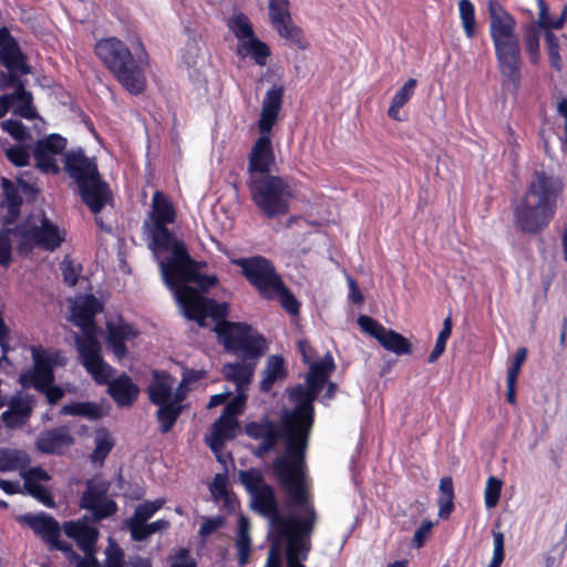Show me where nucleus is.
<instances>
[{
    "instance_id": "3c124183",
    "label": "nucleus",
    "mask_w": 567,
    "mask_h": 567,
    "mask_svg": "<svg viewBox=\"0 0 567 567\" xmlns=\"http://www.w3.org/2000/svg\"><path fill=\"white\" fill-rule=\"evenodd\" d=\"M105 555V567H124V554L116 543H109Z\"/></svg>"
},
{
    "instance_id": "bb28decb",
    "label": "nucleus",
    "mask_w": 567,
    "mask_h": 567,
    "mask_svg": "<svg viewBox=\"0 0 567 567\" xmlns=\"http://www.w3.org/2000/svg\"><path fill=\"white\" fill-rule=\"evenodd\" d=\"M107 331V347L118 360H122L126 355L124 342L133 339L136 336V331L124 322L109 323Z\"/></svg>"
},
{
    "instance_id": "a211bd4d",
    "label": "nucleus",
    "mask_w": 567,
    "mask_h": 567,
    "mask_svg": "<svg viewBox=\"0 0 567 567\" xmlns=\"http://www.w3.org/2000/svg\"><path fill=\"white\" fill-rule=\"evenodd\" d=\"M81 506L89 509L95 520L113 515L117 507L114 501L107 498L106 489L89 484L81 498Z\"/></svg>"
},
{
    "instance_id": "72a5a7b5",
    "label": "nucleus",
    "mask_w": 567,
    "mask_h": 567,
    "mask_svg": "<svg viewBox=\"0 0 567 567\" xmlns=\"http://www.w3.org/2000/svg\"><path fill=\"white\" fill-rule=\"evenodd\" d=\"M61 414L97 420L102 416V408L93 402H72L61 409Z\"/></svg>"
},
{
    "instance_id": "37998d69",
    "label": "nucleus",
    "mask_w": 567,
    "mask_h": 567,
    "mask_svg": "<svg viewBox=\"0 0 567 567\" xmlns=\"http://www.w3.org/2000/svg\"><path fill=\"white\" fill-rule=\"evenodd\" d=\"M458 11L465 34L467 38L472 39L475 35L476 28L474 6L470 0H460Z\"/></svg>"
},
{
    "instance_id": "774afa93",
    "label": "nucleus",
    "mask_w": 567,
    "mask_h": 567,
    "mask_svg": "<svg viewBox=\"0 0 567 567\" xmlns=\"http://www.w3.org/2000/svg\"><path fill=\"white\" fill-rule=\"evenodd\" d=\"M265 567H281L280 549L272 544L267 554Z\"/></svg>"
},
{
    "instance_id": "a878e982",
    "label": "nucleus",
    "mask_w": 567,
    "mask_h": 567,
    "mask_svg": "<svg viewBox=\"0 0 567 567\" xmlns=\"http://www.w3.org/2000/svg\"><path fill=\"white\" fill-rule=\"evenodd\" d=\"M22 519L40 535L47 543L52 544L56 548H63L58 545L60 537V526L56 520L44 514L41 515H25Z\"/></svg>"
},
{
    "instance_id": "e2e57ef3",
    "label": "nucleus",
    "mask_w": 567,
    "mask_h": 567,
    "mask_svg": "<svg viewBox=\"0 0 567 567\" xmlns=\"http://www.w3.org/2000/svg\"><path fill=\"white\" fill-rule=\"evenodd\" d=\"M11 260V240L8 235H0V265L8 266Z\"/></svg>"
},
{
    "instance_id": "1a4fd4ad",
    "label": "nucleus",
    "mask_w": 567,
    "mask_h": 567,
    "mask_svg": "<svg viewBox=\"0 0 567 567\" xmlns=\"http://www.w3.org/2000/svg\"><path fill=\"white\" fill-rule=\"evenodd\" d=\"M284 86L272 85L265 94L258 120L260 136L255 142L248 157L249 177L269 175L275 165V153L271 144V130L278 121L282 105Z\"/></svg>"
},
{
    "instance_id": "9d476101",
    "label": "nucleus",
    "mask_w": 567,
    "mask_h": 567,
    "mask_svg": "<svg viewBox=\"0 0 567 567\" xmlns=\"http://www.w3.org/2000/svg\"><path fill=\"white\" fill-rule=\"evenodd\" d=\"M64 165L78 183L84 203L94 214L100 213L111 199V193L107 184L101 181L96 164L82 150H76L65 155Z\"/></svg>"
},
{
    "instance_id": "aec40b11",
    "label": "nucleus",
    "mask_w": 567,
    "mask_h": 567,
    "mask_svg": "<svg viewBox=\"0 0 567 567\" xmlns=\"http://www.w3.org/2000/svg\"><path fill=\"white\" fill-rule=\"evenodd\" d=\"M186 395L184 381L176 388L174 398L166 403L157 404L159 408L156 412V417L159 423V431L162 433H168L174 426L176 420L182 413L183 404Z\"/></svg>"
},
{
    "instance_id": "de8ad7c7",
    "label": "nucleus",
    "mask_w": 567,
    "mask_h": 567,
    "mask_svg": "<svg viewBox=\"0 0 567 567\" xmlns=\"http://www.w3.org/2000/svg\"><path fill=\"white\" fill-rule=\"evenodd\" d=\"M501 489L502 481L494 476H489L484 491L485 505L487 508H493L497 505Z\"/></svg>"
},
{
    "instance_id": "49530a36",
    "label": "nucleus",
    "mask_w": 567,
    "mask_h": 567,
    "mask_svg": "<svg viewBox=\"0 0 567 567\" xmlns=\"http://www.w3.org/2000/svg\"><path fill=\"white\" fill-rule=\"evenodd\" d=\"M267 299H277L281 303V307L289 313L296 315L299 311V302L295 296L285 287L284 282H280V287L277 291L272 292L271 296H267Z\"/></svg>"
},
{
    "instance_id": "338daca9",
    "label": "nucleus",
    "mask_w": 567,
    "mask_h": 567,
    "mask_svg": "<svg viewBox=\"0 0 567 567\" xmlns=\"http://www.w3.org/2000/svg\"><path fill=\"white\" fill-rule=\"evenodd\" d=\"M494 554L493 558L504 560V535L501 532H493Z\"/></svg>"
},
{
    "instance_id": "4be33fe9",
    "label": "nucleus",
    "mask_w": 567,
    "mask_h": 567,
    "mask_svg": "<svg viewBox=\"0 0 567 567\" xmlns=\"http://www.w3.org/2000/svg\"><path fill=\"white\" fill-rule=\"evenodd\" d=\"M73 442L74 440L69 430L61 426L41 433L35 441V446L43 453L54 454L62 452L63 449L72 445Z\"/></svg>"
},
{
    "instance_id": "603ef678",
    "label": "nucleus",
    "mask_w": 567,
    "mask_h": 567,
    "mask_svg": "<svg viewBox=\"0 0 567 567\" xmlns=\"http://www.w3.org/2000/svg\"><path fill=\"white\" fill-rule=\"evenodd\" d=\"M27 492L47 507H53L54 501L52 495L41 484L38 485H23V493Z\"/></svg>"
},
{
    "instance_id": "13d9d810",
    "label": "nucleus",
    "mask_w": 567,
    "mask_h": 567,
    "mask_svg": "<svg viewBox=\"0 0 567 567\" xmlns=\"http://www.w3.org/2000/svg\"><path fill=\"white\" fill-rule=\"evenodd\" d=\"M210 493L214 499L219 501L227 497V481L223 475H216L210 484Z\"/></svg>"
},
{
    "instance_id": "9b49d317",
    "label": "nucleus",
    "mask_w": 567,
    "mask_h": 567,
    "mask_svg": "<svg viewBox=\"0 0 567 567\" xmlns=\"http://www.w3.org/2000/svg\"><path fill=\"white\" fill-rule=\"evenodd\" d=\"M251 198L261 213L268 217L286 215L292 198L290 185L274 175L254 176L248 181Z\"/></svg>"
},
{
    "instance_id": "f03ea898",
    "label": "nucleus",
    "mask_w": 567,
    "mask_h": 567,
    "mask_svg": "<svg viewBox=\"0 0 567 567\" xmlns=\"http://www.w3.org/2000/svg\"><path fill=\"white\" fill-rule=\"evenodd\" d=\"M175 216V209L164 193L155 192L152 210L144 221V229L150 238L148 246L158 261L162 278L174 292L184 316L195 317L199 321H203L206 311H210L215 317L224 316L226 302L218 303L207 299L187 285L196 284L206 291L217 285V277L200 275L185 244L167 229L166 224L174 223Z\"/></svg>"
},
{
    "instance_id": "c756f323",
    "label": "nucleus",
    "mask_w": 567,
    "mask_h": 567,
    "mask_svg": "<svg viewBox=\"0 0 567 567\" xmlns=\"http://www.w3.org/2000/svg\"><path fill=\"white\" fill-rule=\"evenodd\" d=\"M31 460L29 454L19 449L0 447V472H14L27 468Z\"/></svg>"
},
{
    "instance_id": "6ab92c4d",
    "label": "nucleus",
    "mask_w": 567,
    "mask_h": 567,
    "mask_svg": "<svg viewBox=\"0 0 567 567\" xmlns=\"http://www.w3.org/2000/svg\"><path fill=\"white\" fill-rule=\"evenodd\" d=\"M33 400L28 394H18L8 402V409L1 414V420L9 429L24 425L32 413Z\"/></svg>"
},
{
    "instance_id": "7c9ffc66",
    "label": "nucleus",
    "mask_w": 567,
    "mask_h": 567,
    "mask_svg": "<svg viewBox=\"0 0 567 567\" xmlns=\"http://www.w3.org/2000/svg\"><path fill=\"white\" fill-rule=\"evenodd\" d=\"M164 503V499L157 498L153 502L146 501L140 504L135 508L133 516L125 520L126 527L130 532H133L135 527L138 528L140 526L145 525L146 522H148V519H151L154 514L163 507Z\"/></svg>"
},
{
    "instance_id": "6e6552de",
    "label": "nucleus",
    "mask_w": 567,
    "mask_h": 567,
    "mask_svg": "<svg viewBox=\"0 0 567 567\" xmlns=\"http://www.w3.org/2000/svg\"><path fill=\"white\" fill-rule=\"evenodd\" d=\"M334 369L333 359L330 354H327L324 359L321 362H313L310 364V371L307 377V384L302 385L299 384L295 388H292L289 392L290 400L296 403V406L292 411H285L281 416V430L279 427L270 422H251L246 425V433L256 440H261L260 445L258 446V455H264L270 450H272L279 437H282L285 440V443L287 444V439L285 435V425H284V417L288 413H293L297 411L299 406L298 400H295L292 398V392L297 390L298 388L303 389L308 394H312L313 392V399L311 400V409L313 410V401L317 399L318 394L322 390L324 383L327 382L330 373ZM287 453V447L285 449V454Z\"/></svg>"
},
{
    "instance_id": "f257e3e1",
    "label": "nucleus",
    "mask_w": 567,
    "mask_h": 567,
    "mask_svg": "<svg viewBox=\"0 0 567 567\" xmlns=\"http://www.w3.org/2000/svg\"><path fill=\"white\" fill-rule=\"evenodd\" d=\"M292 398L298 400L299 406L293 413L284 417L285 435L287 439V453L277 457L274 463V472L278 483L287 494V508L289 514L280 511L275 489L265 482L260 471L251 468L239 471L238 477L251 496V508L266 518L271 528L272 537L287 535L297 528L300 522H305L310 512L318 514L305 472V451L308 444V435L312 427L311 400L313 393L308 394L298 388L292 392Z\"/></svg>"
},
{
    "instance_id": "2eb2a0df",
    "label": "nucleus",
    "mask_w": 567,
    "mask_h": 567,
    "mask_svg": "<svg viewBox=\"0 0 567 567\" xmlns=\"http://www.w3.org/2000/svg\"><path fill=\"white\" fill-rule=\"evenodd\" d=\"M64 532L69 537L75 539L85 555V559L81 560L76 567H96L97 560L94 557V553L95 543L99 537L97 528L85 522L76 520L65 523Z\"/></svg>"
},
{
    "instance_id": "20e7f679",
    "label": "nucleus",
    "mask_w": 567,
    "mask_h": 567,
    "mask_svg": "<svg viewBox=\"0 0 567 567\" xmlns=\"http://www.w3.org/2000/svg\"><path fill=\"white\" fill-rule=\"evenodd\" d=\"M563 182L543 171H536L524 196L515 206V220L525 233L536 234L554 217L557 197L563 192Z\"/></svg>"
},
{
    "instance_id": "5fc2aeb1",
    "label": "nucleus",
    "mask_w": 567,
    "mask_h": 567,
    "mask_svg": "<svg viewBox=\"0 0 567 567\" xmlns=\"http://www.w3.org/2000/svg\"><path fill=\"white\" fill-rule=\"evenodd\" d=\"M8 159L16 166H24L29 163L30 154L24 146H14L6 151Z\"/></svg>"
},
{
    "instance_id": "864d4df0",
    "label": "nucleus",
    "mask_w": 567,
    "mask_h": 567,
    "mask_svg": "<svg viewBox=\"0 0 567 567\" xmlns=\"http://www.w3.org/2000/svg\"><path fill=\"white\" fill-rule=\"evenodd\" d=\"M21 476L24 481L23 485H38L40 482L50 480L49 474L41 467L24 468L21 471Z\"/></svg>"
},
{
    "instance_id": "cd10ccee",
    "label": "nucleus",
    "mask_w": 567,
    "mask_h": 567,
    "mask_svg": "<svg viewBox=\"0 0 567 567\" xmlns=\"http://www.w3.org/2000/svg\"><path fill=\"white\" fill-rule=\"evenodd\" d=\"M0 60L3 65L11 71L21 72L23 74L29 73V69L24 62V56L17 42L12 39H2Z\"/></svg>"
},
{
    "instance_id": "39448f33",
    "label": "nucleus",
    "mask_w": 567,
    "mask_h": 567,
    "mask_svg": "<svg viewBox=\"0 0 567 567\" xmlns=\"http://www.w3.org/2000/svg\"><path fill=\"white\" fill-rule=\"evenodd\" d=\"M489 35L492 38L503 84L514 91L520 81V45L515 18L497 1H488Z\"/></svg>"
},
{
    "instance_id": "dca6fc26",
    "label": "nucleus",
    "mask_w": 567,
    "mask_h": 567,
    "mask_svg": "<svg viewBox=\"0 0 567 567\" xmlns=\"http://www.w3.org/2000/svg\"><path fill=\"white\" fill-rule=\"evenodd\" d=\"M64 231L43 217L41 226L23 233V241L20 249L23 250L27 244H35L47 250L53 251L64 241Z\"/></svg>"
},
{
    "instance_id": "4468645a",
    "label": "nucleus",
    "mask_w": 567,
    "mask_h": 567,
    "mask_svg": "<svg viewBox=\"0 0 567 567\" xmlns=\"http://www.w3.org/2000/svg\"><path fill=\"white\" fill-rule=\"evenodd\" d=\"M358 324L362 331L377 339L388 351L396 355L410 354L412 352V344L406 338L392 329H386L373 318L361 315L358 318Z\"/></svg>"
},
{
    "instance_id": "423d86ee",
    "label": "nucleus",
    "mask_w": 567,
    "mask_h": 567,
    "mask_svg": "<svg viewBox=\"0 0 567 567\" xmlns=\"http://www.w3.org/2000/svg\"><path fill=\"white\" fill-rule=\"evenodd\" d=\"M95 53L128 92L137 94L145 89L147 53L140 40L130 49L116 38L104 39L96 43Z\"/></svg>"
},
{
    "instance_id": "0e129e2a",
    "label": "nucleus",
    "mask_w": 567,
    "mask_h": 567,
    "mask_svg": "<svg viewBox=\"0 0 567 567\" xmlns=\"http://www.w3.org/2000/svg\"><path fill=\"white\" fill-rule=\"evenodd\" d=\"M172 567H195V561L189 556L188 550L182 548L175 555Z\"/></svg>"
},
{
    "instance_id": "8fccbe9b",
    "label": "nucleus",
    "mask_w": 567,
    "mask_h": 567,
    "mask_svg": "<svg viewBox=\"0 0 567 567\" xmlns=\"http://www.w3.org/2000/svg\"><path fill=\"white\" fill-rule=\"evenodd\" d=\"M2 130L10 134L14 140L19 142H23L29 138V133L27 132L23 124L16 120H6L1 123Z\"/></svg>"
},
{
    "instance_id": "f3484780",
    "label": "nucleus",
    "mask_w": 567,
    "mask_h": 567,
    "mask_svg": "<svg viewBox=\"0 0 567 567\" xmlns=\"http://www.w3.org/2000/svg\"><path fill=\"white\" fill-rule=\"evenodd\" d=\"M65 146L66 140L56 134L38 141L34 150L37 166L45 173H58L56 156L64 151Z\"/></svg>"
},
{
    "instance_id": "0eeeda50",
    "label": "nucleus",
    "mask_w": 567,
    "mask_h": 567,
    "mask_svg": "<svg viewBox=\"0 0 567 567\" xmlns=\"http://www.w3.org/2000/svg\"><path fill=\"white\" fill-rule=\"evenodd\" d=\"M100 311L101 303L95 297H80L74 301L71 319L83 331V337H75L82 364L97 383H103L114 375V370L101 357V346L96 339L94 317Z\"/></svg>"
},
{
    "instance_id": "e433bc0d",
    "label": "nucleus",
    "mask_w": 567,
    "mask_h": 567,
    "mask_svg": "<svg viewBox=\"0 0 567 567\" xmlns=\"http://www.w3.org/2000/svg\"><path fill=\"white\" fill-rule=\"evenodd\" d=\"M227 25L239 40V44L256 37L249 19L241 12L235 13L229 18Z\"/></svg>"
},
{
    "instance_id": "a19ab883",
    "label": "nucleus",
    "mask_w": 567,
    "mask_h": 567,
    "mask_svg": "<svg viewBox=\"0 0 567 567\" xmlns=\"http://www.w3.org/2000/svg\"><path fill=\"white\" fill-rule=\"evenodd\" d=\"M94 443L95 447L91 455V458L95 463H103L104 458L113 449L114 442L110 433L105 429H100L95 432Z\"/></svg>"
},
{
    "instance_id": "ea45409f",
    "label": "nucleus",
    "mask_w": 567,
    "mask_h": 567,
    "mask_svg": "<svg viewBox=\"0 0 567 567\" xmlns=\"http://www.w3.org/2000/svg\"><path fill=\"white\" fill-rule=\"evenodd\" d=\"M1 186L4 195V199L1 205L2 207L7 208L10 217L14 218L19 214L22 199L10 179L3 177L1 181Z\"/></svg>"
},
{
    "instance_id": "b1692460",
    "label": "nucleus",
    "mask_w": 567,
    "mask_h": 567,
    "mask_svg": "<svg viewBox=\"0 0 567 567\" xmlns=\"http://www.w3.org/2000/svg\"><path fill=\"white\" fill-rule=\"evenodd\" d=\"M175 379L163 371H154L147 393L152 403L163 404L174 398Z\"/></svg>"
},
{
    "instance_id": "09e8293b",
    "label": "nucleus",
    "mask_w": 567,
    "mask_h": 567,
    "mask_svg": "<svg viewBox=\"0 0 567 567\" xmlns=\"http://www.w3.org/2000/svg\"><path fill=\"white\" fill-rule=\"evenodd\" d=\"M545 40L550 63L557 71H560L561 59L559 55L558 39L551 31H547L545 34Z\"/></svg>"
},
{
    "instance_id": "58836bf2",
    "label": "nucleus",
    "mask_w": 567,
    "mask_h": 567,
    "mask_svg": "<svg viewBox=\"0 0 567 567\" xmlns=\"http://www.w3.org/2000/svg\"><path fill=\"white\" fill-rule=\"evenodd\" d=\"M12 96V105L18 103L14 114L24 118H34L37 113L32 106V95L27 92L22 85H18L16 91L10 94Z\"/></svg>"
},
{
    "instance_id": "c03bdc74",
    "label": "nucleus",
    "mask_w": 567,
    "mask_h": 567,
    "mask_svg": "<svg viewBox=\"0 0 567 567\" xmlns=\"http://www.w3.org/2000/svg\"><path fill=\"white\" fill-rule=\"evenodd\" d=\"M169 527V522L165 519H158L153 523H147L145 525L140 526L138 528H134L131 532V537L135 542H143L147 539L150 536L157 532L166 530Z\"/></svg>"
},
{
    "instance_id": "a18cd8bd",
    "label": "nucleus",
    "mask_w": 567,
    "mask_h": 567,
    "mask_svg": "<svg viewBox=\"0 0 567 567\" xmlns=\"http://www.w3.org/2000/svg\"><path fill=\"white\" fill-rule=\"evenodd\" d=\"M269 18L272 27L291 19L288 0H269Z\"/></svg>"
},
{
    "instance_id": "052dcab7",
    "label": "nucleus",
    "mask_w": 567,
    "mask_h": 567,
    "mask_svg": "<svg viewBox=\"0 0 567 567\" xmlns=\"http://www.w3.org/2000/svg\"><path fill=\"white\" fill-rule=\"evenodd\" d=\"M224 523H225V519L220 516L205 519V522L203 523L200 530H199L200 536L204 538L209 536L216 529L221 527L224 525Z\"/></svg>"
},
{
    "instance_id": "473e14b6",
    "label": "nucleus",
    "mask_w": 567,
    "mask_h": 567,
    "mask_svg": "<svg viewBox=\"0 0 567 567\" xmlns=\"http://www.w3.org/2000/svg\"><path fill=\"white\" fill-rule=\"evenodd\" d=\"M284 377V359L278 355H271L268 358L266 367L262 371V379L260 381V388L262 391L271 389L272 384L277 379Z\"/></svg>"
},
{
    "instance_id": "c85d7f7f",
    "label": "nucleus",
    "mask_w": 567,
    "mask_h": 567,
    "mask_svg": "<svg viewBox=\"0 0 567 567\" xmlns=\"http://www.w3.org/2000/svg\"><path fill=\"white\" fill-rule=\"evenodd\" d=\"M235 545L237 549L238 564L245 567L250 558L251 553V537H250V522L240 515L238 519V530L236 534Z\"/></svg>"
},
{
    "instance_id": "4d7b16f0",
    "label": "nucleus",
    "mask_w": 567,
    "mask_h": 567,
    "mask_svg": "<svg viewBox=\"0 0 567 567\" xmlns=\"http://www.w3.org/2000/svg\"><path fill=\"white\" fill-rule=\"evenodd\" d=\"M246 391L247 390H236V395L231 400L230 403L227 404L225 408L224 413L231 415L235 417L236 414H239L245 405L246 402Z\"/></svg>"
},
{
    "instance_id": "6e6d98bb",
    "label": "nucleus",
    "mask_w": 567,
    "mask_h": 567,
    "mask_svg": "<svg viewBox=\"0 0 567 567\" xmlns=\"http://www.w3.org/2000/svg\"><path fill=\"white\" fill-rule=\"evenodd\" d=\"M526 49L532 55V62H537L538 49H539V32L535 28H529L526 33Z\"/></svg>"
},
{
    "instance_id": "5701e85b",
    "label": "nucleus",
    "mask_w": 567,
    "mask_h": 567,
    "mask_svg": "<svg viewBox=\"0 0 567 567\" xmlns=\"http://www.w3.org/2000/svg\"><path fill=\"white\" fill-rule=\"evenodd\" d=\"M34 369L29 374L21 377L23 384L31 383L38 391L47 389L54 381L52 367L48 359L43 358L35 349L32 351Z\"/></svg>"
},
{
    "instance_id": "7ed1b4c3",
    "label": "nucleus",
    "mask_w": 567,
    "mask_h": 567,
    "mask_svg": "<svg viewBox=\"0 0 567 567\" xmlns=\"http://www.w3.org/2000/svg\"><path fill=\"white\" fill-rule=\"evenodd\" d=\"M228 315V307L224 316L215 317L210 311H206L203 321L192 316L188 319L196 320L200 327H204L207 317L215 321V328L219 341L225 348L243 360L235 363H227L223 367L225 379L236 385V390H247L251 382L257 362L267 351L265 338L245 323H235L225 320Z\"/></svg>"
},
{
    "instance_id": "680f3d73",
    "label": "nucleus",
    "mask_w": 567,
    "mask_h": 567,
    "mask_svg": "<svg viewBox=\"0 0 567 567\" xmlns=\"http://www.w3.org/2000/svg\"><path fill=\"white\" fill-rule=\"evenodd\" d=\"M61 269L64 282L69 286H74L79 276L78 268L71 261H63Z\"/></svg>"
},
{
    "instance_id": "2f4dec72",
    "label": "nucleus",
    "mask_w": 567,
    "mask_h": 567,
    "mask_svg": "<svg viewBox=\"0 0 567 567\" xmlns=\"http://www.w3.org/2000/svg\"><path fill=\"white\" fill-rule=\"evenodd\" d=\"M417 81L415 79H409L404 84L396 91L392 97L390 107L388 110V116L395 121H403L400 115V110L411 100L414 94Z\"/></svg>"
},
{
    "instance_id": "393cba45",
    "label": "nucleus",
    "mask_w": 567,
    "mask_h": 567,
    "mask_svg": "<svg viewBox=\"0 0 567 567\" xmlns=\"http://www.w3.org/2000/svg\"><path fill=\"white\" fill-rule=\"evenodd\" d=\"M109 384V393L120 406H130L140 393V389L132 380L122 374L111 381V378L102 384Z\"/></svg>"
},
{
    "instance_id": "412c9836",
    "label": "nucleus",
    "mask_w": 567,
    "mask_h": 567,
    "mask_svg": "<svg viewBox=\"0 0 567 567\" xmlns=\"http://www.w3.org/2000/svg\"><path fill=\"white\" fill-rule=\"evenodd\" d=\"M238 429L237 420L223 413L213 424L212 433L206 436V442L214 453L219 452L224 447L227 440H231L236 435Z\"/></svg>"
},
{
    "instance_id": "f704fd0d",
    "label": "nucleus",
    "mask_w": 567,
    "mask_h": 567,
    "mask_svg": "<svg viewBox=\"0 0 567 567\" xmlns=\"http://www.w3.org/2000/svg\"><path fill=\"white\" fill-rule=\"evenodd\" d=\"M274 28L277 30L280 37L285 38L299 50L308 49V40L305 38L302 30L292 22V19Z\"/></svg>"
},
{
    "instance_id": "69168bd1",
    "label": "nucleus",
    "mask_w": 567,
    "mask_h": 567,
    "mask_svg": "<svg viewBox=\"0 0 567 567\" xmlns=\"http://www.w3.org/2000/svg\"><path fill=\"white\" fill-rule=\"evenodd\" d=\"M433 527V523L424 522L422 526L415 530L412 543L416 545V547H421L424 544V540L431 534Z\"/></svg>"
},
{
    "instance_id": "bf43d9fd",
    "label": "nucleus",
    "mask_w": 567,
    "mask_h": 567,
    "mask_svg": "<svg viewBox=\"0 0 567 567\" xmlns=\"http://www.w3.org/2000/svg\"><path fill=\"white\" fill-rule=\"evenodd\" d=\"M539 12H538V25L544 29H554L555 19L549 16V9L544 0H537Z\"/></svg>"
},
{
    "instance_id": "4c0bfd02",
    "label": "nucleus",
    "mask_w": 567,
    "mask_h": 567,
    "mask_svg": "<svg viewBox=\"0 0 567 567\" xmlns=\"http://www.w3.org/2000/svg\"><path fill=\"white\" fill-rule=\"evenodd\" d=\"M238 52L243 55L252 56L259 65H265L267 58L270 55L267 44L257 37L245 41L243 44H238Z\"/></svg>"
},
{
    "instance_id": "ddd939ff",
    "label": "nucleus",
    "mask_w": 567,
    "mask_h": 567,
    "mask_svg": "<svg viewBox=\"0 0 567 567\" xmlns=\"http://www.w3.org/2000/svg\"><path fill=\"white\" fill-rule=\"evenodd\" d=\"M235 264L241 268L243 275L258 292L266 298L277 291L282 281L270 260L262 256L240 258Z\"/></svg>"
},
{
    "instance_id": "79ce46f5",
    "label": "nucleus",
    "mask_w": 567,
    "mask_h": 567,
    "mask_svg": "<svg viewBox=\"0 0 567 567\" xmlns=\"http://www.w3.org/2000/svg\"><path fill=\"white\" fill-rule=\"evenodd\" d=\"M439 489L441 494L439 497V514L441 517H447L453 509L454 489L452 478H441Z\"/></svg>"
},
{
    "instance_id": "f8f14e48",
    "label": "nucleus",
    "mask_w": 567,
    "mask_h": 567,
    "mask_svg": "<svg viewBox=\"0 0 567 567\" xmlns=\"http://www.w3.org/2000/svg\"><path fill=\"white\" fill-rule=\"evenodd\" d=\"M318 523V514L310 512L305 522H300L297 528L274 538V544L279 548L285 545L286 567H306L301 561L306 560L311 549V535Z\"/></svg>"
},
{
    "instance_id": "c9c22d12",
    "label": "nucleus",
    "mask_w": 567,
    "mask_h": 567,
    "mask_svg": "<svg viewBox=\"0 0 567 567\" xmlns=\"http://www.w3.org/2000/svg\"><path fill=\"white\" fill-rule=\"evenodd\" d=\"M274 28L277 30L280 37L285 38L299 50L308 49V40L305 38L302 30L292 22V19Z\"/></svg>"
}]
</instances>
